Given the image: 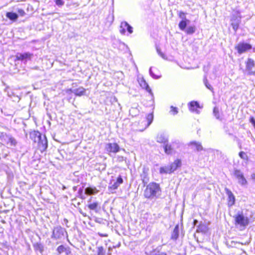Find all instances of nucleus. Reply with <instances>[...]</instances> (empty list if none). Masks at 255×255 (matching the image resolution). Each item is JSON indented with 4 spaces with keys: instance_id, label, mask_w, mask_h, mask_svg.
Wrapping results in <instances>:
<instances>
[{
    "instance_id": "2eb2a0df",
    "label": "nucleus",
    "mask_w": 255,
    "mask_h": 255,
    "mask_svg": "<svg viewBox=\"0 0 255 255\" xmlns=\"http://www.w3.org/2000/svg\"><path fill=\"white\" fill-rule=\"evenodd\" d=\"M33 54L30 53H24L17 54L15 56V60L23 61L24 60L30 59Z\"/></svg>"
},
{
    "instance_id": "58836bf2",
    "label": "nucleus",
    "mask_w": 255,
    "mask_h": 255,
    "mask_svg": "<svg viewBox=\"0 0 255 255\" xmlns=\"http://www.w3.org/2000/svg\"><path fill=\"white\" fill-rule=\"evenodd\" d=\"M186 15V13L183 12V11H179L178 13V16L180 18H184L185 16Z\"/></svg>"
},
{
    "instance_id": "f704fd0d",
    "label": "nucleus",
    "mask_w": 255,
    "mask_h": 255,
    "mask_svg": "<svg viewBox=\"0 0 255 255\" xmlns=\"http://www.w3.org/2000/svg\"><path fill=\"white\" fill-rule=\"evenodd\" d=\"M170 113L173 115H175L177 114L178 113V110L177 108L173 107L172 106H171L170 107Z\"/></svg>"
},
{
    "instance_id": "cd10ccee",
    "label": "nucleus",
    "mask_w": 255,
    "mask_h": 255,
    "mask_svg": "<svg viewBox=\"0 0 255 255\" xmlns=\"http://www.w3.org/2000/svg\"><path fill=\"white\" fill-rule=\"evenodd\" d=\"M188 21L189 20L186 19V18H184V19H183L181 21H180L178 24V26L180 29L182 30H185L187 26V22H188Z\"/></svg>"
},
{
    "instance_id": "4468645a",
    "label": "nucleus",
    "mask_w": 255,
    "mask_h": 255,
    "mask_svg": "<svg viewBox=\"0 0 255 255\" xmlns=\"http://www.w3.org/2000/svg\"><path fill=\"white\" fill-rule=\"evenodd\" d=\"M149 168L147 167H143L142 169V173L140 174L141 177L142 182L145 184L149 181V178L148 177Z\"/></svg>"
},
{
    "instance_id": "39448f33",
    "label": "nucleus",
    "mask_w": 255,
    "mask_h": 255,
    "mask_svg": "<svg viewBox=\"0 0 255 255\" xmlns=\"http://www.w3.org/2000/svg\"><path fill=\"white\" fill-rule=\"evenodd\" d=\"M16 143V141L13 137L9 136L5 132H0V144H9L10 146H15Z\"/></svg>"
},
{
    "instance_id": "7ed1b4c3",
    "label": "nucleus",
    "mask_w": 255,
    "mask_h": 255,
    "mask_svg": "<svg viewBox=\"0 0 255 255\" xmlns=\"http://www.w3.org/2000/svg\"><path fill=\"white\" fill-rule=\"evenodd\" d=\"M181 166V160L179 159H176L168 166L161 167L159 168V172L161 174H171Z\"/></svg>"
},
{
    "instance_id": "a18cd8bd",
    "label": "nucleus",
    "mask_w": 255,
    "mask_h": 255,
    "mask_svg": "<svg viewBox=\"0 0 255 255\" xmlns=\"http://www.w3.org/2000/svg\"><path fill=\"white\" fill-rule=\"evenodd\" d=\"M6 156H7V154H5V155L3 156V157H6Z\"/></svg>"
},
{
    "instance_id": "5701e85b",
    "label": "nucleus",
    "mask_w": 255,
    "mask_h": 255,
    "mask_svg": "<svg viewBox=\"0 0 255 255\" xmlns=\"http://www.w3.org/2000/svg\"><path fill=\"white\" fill-rule=\"evenodd\" d=\"M179 237V226L178 225H176L172 233L171 236V239L173 240H176L178 239Z\"/></svg>"
},
{
    "instance_id": "0eeeda50",
    "label": "nucleus",
    "mask_w": 255,
    "mask_h": 255,
    "mask_svg": "<svg viewBox=\"0 0 255 255\" xmlns=\"http://www.w3.org/2000/svg\"><path fill=\"white\" fill-rule=\"evenodd\" d=\"M225 192L228 196L227 197V205L229 207H231L235 204L236 198L232 192L228 188H225Z\"/></svg>"
},
{
    "instance_id": "ddd939ff",
    "label": "nucleus",
    "mask_w": 255,
    "mask_h": 255,
    "mask_svg": "<svg viewBox=\"0 0 255 255\" xmlns=\"http://www.w3.org/2000/svg\"><path fill=\"white\" fill-rule=\"evenodd\" d=\"M121 28L120 32L122 34H125L127 31H128L129 33L132 32V27L127 22H123L121 23Z\"/></svg>"
},
{
    "instance_id": "a19ab883",
    "label": "nucleus",
    "mask_w": 255,
    "mask_h": 255,
    "mask_svg": "<svg viewBox=\"0 0 255 255\" xmlns=\"http://www.w3.org/2000/svg\"><path fill=\"white\" fill-rule=\"evenodd\" d=\"M206 86L211 91H213V87H212V86L210 84H206Z\"/></svg>"
},
{
    "instance_id": "393cba45",
    "label": "nucleus",
    "mask_w": 255,
    "mask_h": 255,
    "mask_svg": "<svg viewBox=\"0 0 255 255\" xmlns=\"http://www.w3.org/2000/svg\"><path fill=\"white\" fill-rule=\"evenodd\" d=\"M86 89L83 87L77 88L74 90V94L77 96H81L85 95Z\"/></svg>"
},
{
    "instance_id": "473e14b6",
    "label": "nucleus",
    "mask_w": 255,
    "mask_h": 255,
    "mask_svg": "<svg viewBox=\"0 0 255 255\" xmlns=\"http://www.w3.org/2000/svg\"><path fill=\"white\" fill-rule=\"evenodd\" d=\"M195 31V27L194 26H191L188 27L186 30L185 32L187 34H192Z\"/></svg>"
},
{
    "instance_id": "9b49d317",
    "label": "nucleus",
    "mask_w": 255,
    "mask_h": 255,
    "mask_svg": "<svg viewBox=\"0 0 255 255\" xmlns=\"http://www.w3.org/2000/svg\"><path fill=\"white\" fill-rule=\"evenodd\" d=\"M124 182V180L121 176H119L116 182H115L113 184L110 185L108 187V189L110 191H113L118 188L120 185L123 184Z\"/></svg>"
},
{
    "instance_id": "e433bc0d",
    "label": "nucleus",
    "mask_w": 255,
    "mask_h": 255,
    "mask_svg": "<svg viewBox=\"0 0 255 255\" xmlns=\"http://www.w3.org/2000/svg\"><path fill=\"white\" fill-rule=\"evenodd\" d=\"M55 3L58 6H62L64 4V1L62 0H55Z\"/></svg>"
},
{
    "instance_id": "dca6fc26",
    "label": "nucleus",
    "mask_w": 255,
    "mask_h": 255,
    "mask_svg": "<svg viewBox=\"0 0 255 255\" xmlns=\"http://www.w3.org/2000/svg\"><path fill=\"white\" fill-rule=\"evenodd\" d=\"M138 82L142 89H145L149 93L151 94V90L143 78H138Z\"/></svg>"
},
{
    "instance_id": "79ce46f5",
    "label": "nucleus",
    "mask_w": 255,
    "mask_h": 255,
    "mask_svg": "<svg viewBox=\"0 0 255 255\" xmlns=\"http://www.w3.org/2000/svg\"><path fill=\"white\" fill-rule=\"evenodd\" d=\"M99 235L101 237H107L108 236V235L107 234H100L99 233Z\"/></svg>"
},
{
    "instance_id": "f8f14e48",
    "label": "nucleus",
    "mask_w": 255,
    "mask_h": 255,
    "mask_svg": "<svg viewBox=\"0 0 255 255\" xmlns=\"http://www.w3.org/2000/svg\"><path fill=\"white\" fill-rule=\"evenodd\" d=\"M241 17L237 16H233L231 19V25L235 32L237 31L239 27V24L241 22Z\"/></svg>"
},
{
    "instance_id": "aec40b11",
    "label": "nucleus",
    "mask_w": 255,
    "mask_h": 255,
    "mask_svg": "<svg viewBox=\"0 0 255 255\" xmlns=\"http://www.w3.org/2000/svg\"><path fill=\"white\" fill-rule=\"evenodd\" d=\"M188 145L189 146L194 147L195 149H196L197 151H201L203 149V148L201 145V144L200 142L195 141H190Z\"/></svg>"
},
{
    "instance_id": "4c0bfd02",
    "label": "nucleus",
    "mask_w": 255,
    "mask_h": 255,
    "mask_svg": "<svg viewBox=\"0 0 255 255\" xmlns=\"http://www.w3.org/2000/svg\"><path fill=\"white\" fill-rule=\"evenodd\" d=\"M17 12L20 16H24L25 14L24 10L22 9H18Z\"/></svg>"
},
{
    "instance_id": "c756f323",
    "label": "nucleus",
    "mask_w": 255,
    "mask_h": 255,
    "mask_svg": "<svg viewBox=\"0 0 255 255\" xmlns=\"http://www.w3.org/2000/svg\"><path fill=\"white\" fill-rule=\"evenodd\" d=\"M239 156L241 159L244 160L246 161H248L249 160V157L247 153L243 151L239 152Z\"/></svg>"
},
{
    "instance_id": "c85d7f7f",
    "label": "nucleus",
    "mask_w": 255,
    "mask_h": 255,
    "mask_svg": "<svg viewBox=\"0 0 255 255\" xmlns=\"http://www.w3.org/2000/svg\"><path fill=\"white\" fill-rule=\"evenodd\" d=\"M207 226L204 224H200L197 227V232L198 233H205L207 231Z\"/></svg>"
},
{
    "instance_id": "c9c22d12",
    "label": "nucleus",
    "mask_w": 255,
    "mask_h": 255,
    "mask_svg": "<svg viewBox=\"0 0 255 255\" xmlns=\"http://www.w3.org/2000/svg\"><path fill=\"white\" fill-rule=\"evenodd\" d=\"M97 255H105L104 248L102 246L98 247Z\"/></svg>"
},
{
    "instance_id": "6e6552de",
    "label": "nucleus",
    "mask_w": 255,
    "mask_h": 255,
    "mask_svg": "<svg viewBox=\"0 0 255 255\" xmlns=\"http://www.w3.org/2000/svg\"><path fill=\"white\" fill-rule=\"evenodd\" d=\"M234 175L238 179V182L244 185L247 184V181L245 178L243 173L239 169H235L233 173Z\"/></svg>"
},
{
    "instance_id": "ea45409f",
    "label": "nucleus",
    "mask_w": 255,
    "mask_h": 255,
    "mask_svg": "<svg viewBox=\"0 0 255 255\" xmlns=\"http://www.w3.org/2000/svg\"><path fill=\"white\" fill-rule=\"evenodd\" d=\"M250 122L253 124L254 128H255V120L253 117H251L249 119Z\"/></svg>"
},
{
    "instance_id": "72a5a7b5",
    "label": "nucleus",
    "mask_w": 255,
    "mask_h": 255,
    "mask_svg": "<svg viewBox=\"0 0 255 255\" xmlns=\"http://www.w3.org/2000/svg\"><path fill=\"white\" fill-rule=\"evenodd\" d=\"M214 115L216 117L217 119H220V111L218 107H215L213 109Z\"/></svg>"
},
{
    "instance_id": "b1692460",
    "label": "nucleus",
    "mask_w": 255,
    "mask_h": 255,
    "mask_svg": "<svg viewBox=\"0 0 255 255\" xmlns=\"http://www.w3.org/2000/svg\"><path fill=\"white\" fill-rule=\"evenodd\" d=\"M98 190L97 189L96 187H87L85 189V194L87 195H94L96 194L98 192Z\"/></svg>"
},
{
    "instance_id": "a878e982",
    "label": "nucleus",
    "mask_w": 255,
    "mask_h": 255,
    "mask_svg": "<svg viewBox=\"0 0 255 255\" xmlns=\"http://www.w3.org/2000/svg\"><path fill=\"white\" fill-rule=\"evenodd\" d=\"M6 17L11 20H15L18 18V15L16 13L12 12H7Z\"/></svg>"
},
{
    "instance_id": "9d476101",
    "label": "nucleus",
    "mask_w": 255,
    "mask_h": 255,
    "mask_svg": "<svg viewBox=\"0 0 255 255\" xmlns=\"http://www.w3.org/2000/svg\"><path fill=\"white\" fill-rule=\"evenodd\" d=\"M106 149L109 153H117L120 150V148L117 143H108Z\"/></svg>"
},
{
    "instance_id": "423d86ee",
    "label": "nucleus",
    "mask_w": 255,
    "mask_h": 255,
    "mask_svg": "<svg viewBox=\"0 0 255 255\" xmlns=\"http://www.w3.org/2000/svg\"><path fill=\"white\" fill-rule=\"evenodd\" d=\"M252 48L251 44L245 42H239L235 46V49L239 54L245 53Z\"/></svg>"
},
{
    "instance_id": "2f4dec72",
    "label": "nucleus",
    "mask_w": 255,
    "mask_h": 255,
    "mask_svg": "<svg viewBox=\"0 0 255 255\" xmlns=\"http://www.w3.org/2000/svg\"><path fill=\"white\" fill-rule=\"evenodd\" d=\"M33 247L36 251H39L42 253L43 251V247L40 243H36L33 245Z\"/></svg>"
},
{
    "instance_id": "4be33fe9",
    "label": "nucleus",
    "mask_w": 255,
    "mask_h": 255,
    "mask_svg": "<svg viewBox=\"0 0 255 255\" xmlns=\"http://www.w3.org/2000/svg\"><path fill=\"white\" fill-rule=\"evenodd\" d=\"M246 69L248 71H251L255 66V63L253 59L248 58L246 62Z\"/></svg>"
},
{
    "instance_id": "a211bd4d",
    "label": "nucleus",
    "mask_w": 255,
    "mask_h": 255,
    "mask_svg": "<svg viewBox=\"0 0 255 255\" xmlns=\"http://www.w3.org/2000/svg\"><path fill=\"white\" fill-rule=\"evenodd\" d=\"M57 252L59 254L65 252L67 255H68L71 253L70 248L69 247H65L63 245H60L56 249Z\"/></svg>"
},
{
    "instance_id": "6ab92c4d",
    "label": "nucleus",
    "mask_w": 255,
    "mask_h": 255,
    "mask_svg": "<svg viewBox=\"0 0 255 255\" xmlns=\"http://www.w3.org/2000/svg\"><path fill=\"white\" fill-rule=\"evenodd\" d=\"M189 105V110L192 112H197L198 109L200 108L199 104L197 101H192Z\"/></svg>"
},
{
    "instance_id": "f257e3e1",
    "label": "nucleus",
    "mask_w": 255,
    "mask_h": 255,
    "mask_svg": "<svg viewBox=\"0 0 255 255\" xmlns=\"http://www.w3.org/2000/svg\"><path fill=\"white\" fill-rule=\"evenodd\" d=\"M161 192L160 184L155 182H151L145 186L143 195L144 198L151 200L158 198Z\"/></svg>"
},
{
    "instance_id": "bb28decb",
    "label": "nucleus",
    "mask_w": 255,
    "mask_h": 255,
    "mask_svg": "<svg viewBox=\"0 0 255 255\" xmlns=\"http://www.w3.org/2000/svg\"><path fill=\"white\" fill-rule=\"evenodd\" d=\"M153 120V116L152 114H148L144 119V122H146V127H148L152 122Z\"/></svg>"
},
{
    "instance_id": "49530a36",
    "label": "nucleus",
    "mask_w": 255,
    "mask_h": 255,
    "mask_svg": "<svg viewBox=\"0 0 255 255\" xmlns=\"http://www.w3.org/2000/svg\"><path fill=\"white\" fill-rule=\"evenodd\" d=\"M91 199H92V197H91V198H90V199L89 200V202H90V201H91Z\"/></svg>"
},
{
    "instance_id": "f03ea898",
    "label": "nucleus",
    "mask_w": 255,
    "mask_h": 255,
    "mask_svg": "<svg viewBox=\"0 0 255 255\" xmlns=\"http://www.w3.org/2000/svg\"><path fill=\"white\" fill-rule=\"evenodd\" d=\"M30 138L37 143V149L42 152L45 151L48 146L47 138L38 131L33 130L29 133Z\"/></svg>"
},
{
    "instance_id": "7c9ffc66",
    "label": "nucleus",
    "mask_w": 255,
    "mask_h": 255,
    "mask_svg": "<svg viewBox=\"0 0 255 255\" xmlns=\"http://www.w3.org/2000/svg\"><path fill=\"white\" fill-rule=\"evenodd\" d=\"M149 255H167V254L165 252L155 249L150 252Z\"/></svg>"
},
{
    "instance_id": "c03bdc74",
    "label": "nucleus",
    "mask_w": 255,
    "mask_h": 255,
    "mask_svg": "<svg viewBox=\"0 0 255 255\" xmlns=\"http://www.w3.org/2000/svg\"><path fill=\"white\" fill-rule=\"evenodd\" d=\"M80 212L84 216V217H86V214H84V213H82L81 211H80Z\"/></svg>"
},
{
    "instance_id": "20e7f679",
    "label": "nucleus",
    "mask_w": 255,
    "mask_h": 255,
    "mask_svg": "<svg viewBox=\"0 0 255 255\" xmlns=\"http://www.w3.org/2000/svg\"><path fill=\"white\" fill-rule=\"evenodd\" d=\"M234 224L244 229L249 224V219L245 217L243 213H238L234 216Z\"/></svg>"
},
{
    "instance_id": "f3484780",
    "label": "nucleus",
    "mask_w": 255,
    "mask_h": 255,
    "mask_svg": "<svg viewBox=\"0 0 255 255\" xmlns=\"http://www.w3.org/2000/svg\"><path fill=\"white\" fill-rule=\"evenodd\" d=\"M164 152L167 154H171L173 152V148L170 144L167 143V140H166L164 142Z\"/></svg>"
},
{
    "instance_id": "37998d69",
    "label": "nucleus",
    "mask_w": 255,
    "mask_h": 255,
    "mask_svg": "<svg viewBox=\"0 0 255 255\" xmlns=\"http://www.w3.org/2000/svg\"><path fill=\"white\" fill-rule=\"evenodd\" d=\"M252 178L253 179H255V174H253V175H252Z\"/></svg>"
},
{
    "instance_id": "1a4fd4ad",
    "label": "nucleus",
    "mask_w": 255,
    "mask_h": 255,
    "mask_svg": "<svg viewBox=\"0 0 255 255\" xmlns=\"http://www.w3.org/2000/svg\"><path fill=\"white\" fill-rule=\"evenodd\" d=\"M64 237V229L61 227H57L54 228L52 234V238L57 240Z\"/></svg>"
},
{
    "instance_id": "412c9836",
    "label": "nucleus",
    "mask_w": 255,
    "mask_h": 255,
    "mask_svg": "<svg viewBox=\"0 0 255 255\" xmlns=\"http://www.w3.org/2000/svg\"><path fill=\"white\" fill-rule=\"evenodd\" d=\"M87 207L90 210H93L97 212L98 209L100 208V205L98 202L95 201L94 202L89 203L87 205Z\"/></svg>"
}]
</instances>
